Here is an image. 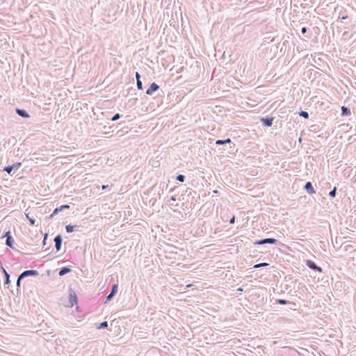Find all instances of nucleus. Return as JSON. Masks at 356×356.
I'll use <instances>...</instances> for the list:
<instances>
[{"label":"nucleus","instance_id":"1","mask_svg":"<svg viewBox=\"0 0 356 356\" xmlns=\"http://www.w3.org/2000/svg\"><path fill=\"white\" fill-rule=\"evenodd\" d=\"M277 240L274 238H266L256 241L254 244L256 245H264V244H276Z\"/></svg>","mask_w":356,"mask_h":356},{"label":"nucleus","instance_id":"2","mask_svg":"<svg viewBox=\"0 0 356 356\" xmlns=\"http://www.w3.org/2000/svg\"><path fill=\"white\" fill-rule=\"evenodd\" d=\"M3 237H5L6 238V245L12 248V249H14V247H13V243H14V239L11 235V232L10 230L7 231L4 235L3 236Z\"/></svg>","mask_w":356,"mask_h":356},{"label":"nucleus","instance_id":"3","mask_svg":"<svg viewBox=\"0 0 356 356\" xmlns=\"http://www.w3.org/2000/svg\"><path fill=\"white\" fill-rule=\"evenodd\" d=\"M305 264L308 268H309L310 269H312L314 271H317V272H320V273H321L323 271V269L321 266H318L314 261H313L310 259L306 260Z\"/></svg>","mask_w":356,"mask_h":356},{"label":"nucleus","instance_id":"4","mask_svg":"<svg viewBox=\"0 0 356 356\" xmlns=\"http://www.w3.org/2000/svg\"><path fill=\"white\" fill-rule=\"evenodd\" d=\"M118 289V284H113L112 285L111 290L109 293V294L106 296L105 303H107L108 302L111 301L113 298L116 295Z\"/></svg>","mask_w":356,"mask_h":356},{"label":"nucleus","instance_id":"5","mask_svg":"<svg viewBox=\"0 0 356 356\" xmlns=\"http://www.w3.org/2000/svg\"><path fill=\"white\" fill-rule=\"evenodd\" d=\"M69 302L71 307H73L78 302V298L76 296V294L75 291L72 289H70L69 291Z\"/></svg>","mask_w":356,"mask_h":356},{"label":"nucleus","instance_id":"6","mask_svg":"<svg viewBox=\"0 0 356 356\" xmlns=\"http://www.w3.org/2000/svg\"><path fill=\"white\" fill-rule=\"evenodd\" d=\"M22 166V163L20 162H16L13 163V165L6 166L3 168V171L6 172L9 175H10L11 172L13 170H18Z\"/></svg>","mask_w":356,"mask_h":356},{"label":"nucleus","instance_id":"7","mask_svg":"<svg viewBox=\"0 0 356 356\" xmlns=\"http://www.w3.org/2000/svg\"><path fill=\"white\" fill-rule=\"evenodd\" d=\"M39 273L36 270H26L20 274V278H25L29 276H38Z\"/></svg>","mask_w":356,"mask_h":356},{"label":"nucleus","instance_id":"8","mask_svg":"<svg viewBox=\"0 0 356 356\" xmlns=\"http://www.w3.org/2000/svg\"><path fill=\"white\" fill-rule=\"evenodd\" d=\"M54 241L55 243V248L57 252L60 251L62 246L63 238L60 234H58L55 236Z\"/></svg>","mask_w":356,"mask_h":356},{"label":"nucleus","instance_id":"9","mask_svg":"<svg viewBox=\"0 0 356 356\" xmlns=\"http://www.w3.org/2000/svg\"><path fill=\"white\" fill-rule=\"evenodd\" d=\"M159 89V86L155 83L153 82L150 84L149 87L146 90V94L148 95H152L153 92L157 91Z\"/></svg>","mask_w":356,"mask_h":356},{"label":"nucleus","instance_id":"10","mask_svg":"<svg viewBox=\"0 0 356 356\" xmlns=\"http://www.w3.org/2000/svg\"><path fill=\"white\" fill-rule=\"evenodd\" d=\"M273 120L274 118L273 117L267 116L261 118V122L264 126L269 127L272 126Z\"/></svg>","mask_w":356,"mask_h":356},{"label":"nucleus","instance_id":"11","mask_svg":"<svg viewBox=\"0 0 356 356\" xmlns=\"http://www.w3.org/2000/svg\"><path fill=\"white\" fill-rule=\"evenodd\" d=\"M70 209V205L63 204L59 207H56V209H54L52 213L50 215L49 218H53L54 216L57 215L59 212H60L65 209Z\"/></svg>","mask_w":356,"mask_h":356},{"label":"nucleus","instance_id":"12","mask_svg":"<svg viewBox=\"0 0 356 356\" xmlns=\"http://www.w3.org/2000/svg\"><path fill=\"white\" fill-rule=\"evenodd\" d=\"M304 189L307 191V193L309 195L316 193V191L314 190L312 183L311 181H307L305 184Z\"/></svg>","mask_w":356,"mask_h":356},{"label":"nucleus","instance_id":"13","mask_svg":"<svg viewBox=\"0 0 356 356\" xmlns=\"http://www.w3.org/2000/svg\"><path fill=\"white\" fill-rule=\"evenodd\" d=\"M15 112L17 115H19V116H21L24 118H28L30 117L29 113L24 109L17 108L15 109Z\"/></svg>","mask_w":356,"mask_h":356},{"label":"nucleus","instance_id":"14","mask_svg":"<svg viewBox=\"0 0 356 356\" xmlns=\"http://www.w3.org/2000/svg\"><path fill=\"white\" fill-rule=\"evenodd\" d=\"M71 271H72L71 268H70L68 266H65L60 269V270L58 272V275H59V276H63V275L70 273Z\"/></svg>","mask_w":356,"mask_h":356},{"label":"nucleus","instance_id":"15","mask_svg":"<svg viewBox=\"0 0 356 356\" xmlns=\"http://www.w3.org/2000/svg\"><path fill=\"white\" fill-rule=\"evenodd\" d=\"M341 116H349L351 115V111H350V109L346 106H341Z\"/></svg>","mask_w":356,"mask_h":356},{"label":"nucleus","instance_id":"16","mask_svg":"<svg viewBox=\"0 0 356 356\" xmlns=\"http://www.w3.org/2000/svg\"><path fill=\"white\" fill-rule=\"evenodd\" d=\"M232 143V140L230 138H227L225 140H217L215 142V144L216 145H222L226 144H230Z\"/></svg>","mask_w":356,"mask_h":356},{"label":"nucleus","instance_id":"17","mask_svg":"<svg viewBox=\"0 0 356 356\" xmlns=\"http://www.w3.org/2000/svg\"><path fill=\"white\" fill-rule=\"evenodd\" d=\"M1 268H2V270H3V273L5 275V282H4V284L6 285L7 284H9L10 283V275L9 273L3 268V266H1Z\"/></svg>","mask_w":356,"mask_h":356},{"label":"nucleus","instance_id":"18","mask_svg":"<svg viewBox=\"0 0 356 356\" xmlns=\"http://www.w3.org/2000/svg\"><path fill=\"white\" fill-rule=\"evenodd\" d=\"M76 225H67L65 226V230L67 233H72L74 232V228L76 227Z\"/></svg>","mask_w":356,"mask_h":356},{"label":"nucleus","instance_id":"19","mask_svg":"<svg viewBox=\"0 0 356 356\" xmlns=\"http://www.w3.org/2000/svg\"><path fill=\"white\" fill-rule=\"evenodd\" d=\"M337 190V187H336V186H334V187L333 188V189H332V191H330V193H329V195H329V197H330V198H334V197H336Z\"/></svg>","mask_w":356,"mask_h":356},{"label":"nucleus","instance_id":"20","mask_svg":"<svg viewBox=\"0 0 356 356\" xmlns=\"http://www.w3.org/2000/svg\"><path fill=\"white\" fill-rule=\"evenodd\" d=\"M108 327V322L107 321H103L99 323V325L97 327V329H105Z\"/></svg>","mask_w":356,"mask_h":356},{"label":"nucleus","instance_id":"21","mask_svg":"<svg viewBox=\"0 0 356 356\" xmlns=\"http://www.w3.org/2000/svg\"><path fill=\"white\" fill-rule=\"evenodd\" d=\"M299 115L305 118V119H308L309 118V113L308 112L305 111H301L300 113H299Z\"/></svg>","mask_w":356,"mask_h":356},{"label":"nucleus","instance_id":"22","mask_svg":"<svg viewBox=\"0 0 356 356\" xmlns=\"http://www.w3.org/2000/svg\"><path fill=\"white\" fill-rule=\"evenodd\" d=\"M276 302L280 305H285L289 303V301L284 299H278L276 300Z\"/></svg>","mask_w":356,"mask_h":356},{"label":"nucleus","instance_id":"23","mask_svg":"<svg viewBox=\"0 0 356 356\" xmlns=\"http://www.w3.org/2000/svg\"><path fill=\"white\" fill-rule=\"evenodd\" d=\"M185 179H186V177L181 174L178 175L176 177V180H177L180 182H184L185 181Z\"/></svg>","mask_w":356,"mask_h":356},{"label":"nucleus","instance_id":"24","mask_svg":"<svg viewBox=\"0 0 356 356\" xmlns=\"http://www.w3.org/2000/svg\"><path fill=\"white\" fill-rule=\"evenodd\" d=\"M269 264L268 263H259V264H255L253 268H259L261 267H266Z\"/></svg>","mask_w":356,"mask_h":356},{"label":"nucleus","instance_id":"25","mask_svg":"<svg viewBox=\"0 0 356 356\" xmlns=\"http://www.w3.org/2000/svg\"><path fill=\"white\" fill-rule=\"evenodd\" d=\"M136 87L138 88V90H143V83L141 81V80H138L136 81Z\"/></svg>","mask_w":356,"mask_h":356},{"label":"nucleus","instance_id":"26","mask_svg":"<svg viewBox=\"0 0 356 356\" xmlns=\"http://www.w3.org/2000/svg\"><path fill=\"white\" fill-rule=\"evenodd\" d=\"M121 118V115L120 113H115L113 117L111 118L112 121H116L119 120Z\"/></svg>","mask_w":356,"mask_h":356},{"label":"nucleus","instance_id":"27","mask_svg":"<svg viewBox=\"0 0 356 356\" xmlns=\"http://www.w3.org/2000/svg\"><path fill=\"white\" fill-rule=\"evenodd\" d=\"M27 218L30 222V225H35V220L33 218H30L29 216H27Z\"/></svg>","mask_w":356,"mask_h":356},{"label":"nucleus","instance_id":"28","mask_svg":"<svg viewBox=\"0 0 356 356\" xmlns=\"http://www.w3.org/2000/svg\"><path fill=\"white\" fill-rule=\"evenodd\" d=\"M23 279H24V278H20V275L18 276L17 280V282H16V284H17V288L20 287L21 281H22V280H23Z\"/></svg>","mask_w":356,"mask_h":356},{"label":"nucleus","instance_id":"29","mask_svg":"<svg viewBox=\"0 0 356 356\" xmlns=\"http://www.w3.org/2000/svg\"><path fill=\"white\" fill-rule=\"evenodd\" d=\"M47 238H48V234H45L44 235V238H43V240H42V245H46V241H47Z\"/></svg>","mask_w":356,"mask_h":356},{"label":"nucleus","instance_id":"30","mask_svg":"<svg viewBox=\"0 0 356 356\" xmlns=\"http://www.w3.org/2000/svg\"><path fill=\"white\" fill-rule=\"evenodd\" d=\"M307 27L304 26V27H302V28L301 29V33H302V34L306 33H307Z\"/></svg>","mask_w":356,"mask_h":356},{"label":"nucleus","instance_id":"31","mask_svg":"<svg viewBox=\"0 0 356 356\" xmlns=\"http://www.w3.org/2000/svg\"><path fill=\"white\" fill-rule=\"evenodd\" d=\"M235 222V216H233L231 219L229 220V223L230 224H234Z\"/></svg>","mask_w":356,"mask_h":356},{"label":"nucleus","instance_id":"32","mask_svg":"<svg viewBox=\"0 0 356 356\" xmlns=\"http://www.w3.org/2000/svg\"><path fill=\"white\" fill-rule=\"evenodd\" d=\"M136 81L140 80V75L138 72H136Z\"/></svg>","mask_w":356,"mask_h":356},{"label":"nucleus","instance_id":"33","mask_svg":"<svg viewBox=\"0 0 356 356\" xmlns=\"http://www.w3.org/2000/svg\"><path fill=\"white\" fill-rule=\"evenodd\" d=\"M341 19L342 20L346 19H348V16H347V15H342V16L341 17Z\"/></svg>","mask_w":356,"mask_h":356},{"label":"nucleus","instance_id":"34","mask_svg":"<svg viewBox=\"0 0 356 356\" xmlns=\"http://www.w3.org/2000/svg\"><path fill=\"white\" fill-rule=\"evenodd\" d=\"M170 200H172V201H176V197H175V196H172V197H170Z\"/></svg>","mask_w":356,"mask_h":356},{"label":"nucleus","instance_id":"35","mask_svg":"<svg viewBox=\"0 0 356 356\" xmlns=\"http://www.w3.org/2000/svg\"><path fill=\"white\" fill-rule=\"evenodd\" d=\"M108 187V185H103L102 186V189H106Z\"/></svg>","mask_w":356,"mask_h":356},{"label":"nucleus","instance_id":"36","mask_svg":"<svg viewBox=\"0 0 356 356\" xmlns=\"http://www.w3.org/2000/svg\"><path fill=\"white\" fill-rule=\"evenodd\" d=\"M298 142H299V143H302V137L301 136L298 138Z\"/></svg>","mask_w":356,"mask_h":356},{"label":"nucleus","instance_id":"37","mask_svg":"<svg viewBox=\"0 0 356 356\" xmlns=\"http://www.w3.org/2000/svg\"><path fill=\"white\" fill-rule=\"evenodd\" d=\"M213 193H215V194H217V193H218V190H214L213 191Z\"/></svg>","mask_w":356,"mask_h":356},{"label":"nucleus","instance_id":"38","mask_svg":"<svg viewBox=\"0 0 356 356\" xmlns=\"http://www.w3.org/2000/svg\"><path fill=\"white\" fill-rule=\"evenodd\" d=\"M238 291H243V289H242V288H239V289H238Z\"/></svg>","mask_w":356,"mask_h":356}]
</instances>
